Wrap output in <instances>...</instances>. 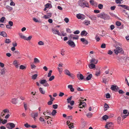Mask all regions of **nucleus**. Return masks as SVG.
<instances>
[{"label": "nucleus", "mask_w": 129, "mask_h": 129, "mask_svg": "<svg viewBox=\"0 0 129 129\" xmlns=\"http://www.w3.org/2000/svg\"><path fill=\"white\" fill-rule=\"evenodd\" d=\"M78 4L79 5L82 7H89L88 3L85 0H79Z\"/></svg>", "instance_id": "nucleus-1"}, {"label": "nucleus", "mask_w": 129, "mask_h": 129, "mask_svg": "<svg viewBox=\"0 0 129 129\" xmlns=\"http://www.w3.org/2000/svg\"><path fill=\"white\" fill-rule=\"evenodd\" d=\"M98 17L103 19L104 20H109L110 19L109 16L104 13H103L98 15Z\"/></svg>", "instance_id": "nucleus-2"}, {"label": "nucleus", "mask_w": 129, "mask_h": 129, "mask_svg": "<svg viewBox=\"0 0 129 129\" xmlns=\"http://www.w3.org/2000/svg\"><path fill=\"white\" fill-rule=\"evenodd\" d=\"M40 84H43L44 86H49V84L47 83V82L46 80L43 79L40 80Z\"/></svg>", "instance_id": "nucleus-3"}, {"label": "nucleus", "mask_w": 129, "mask_h": 129, "mask_svg": "<svg viewBox=\"0 0 129 129\" xmlns=\"http://www.w3.org/2000/svg\"><path fill=\"white\" fill-rule=\"evenodd\" d=\"M111 89L113 91H117L119 90V88L117 86L112 85L111 88Z\"/></svg>", "instance_id": "nucleus-4"}, {"label": "nucleus", "mask_w": 129, "mask_h": 129, "mask_svg": "<svg viewBox=\"0 0 129 129\" xmlns=\"http://www.w3.org/2000/svg\"><path fill=\"white\" fill-rule=\"evenodd\" d=\"M67 43L72 47H74L75 46V45L74 43L71 40H70L68 41Z\"/></svg>", "instance_id": "nucleus-5"}, {"label": "nucleus", "mask_w": 129, "mask_h": 129, "mask_svg": "<svg viewBox=\"0 0 129 129\" xmlns=\"http://www.w3.org/2000/svg\"><path fill=\"white\" fill-rule=\"evenodd\" d=\"M67 124L69 127V128L70 129H71L72 128H73L74 127L73 125V123H70V121H67Z\"/></svg>", "instance_id": "nucleus-6"}, {"label": "nucleus", "mask_w": 129, "mask_h": 129, "mask_svg": "<svg viewBox=\"0 0 129 129\" xmlns=\"http://www.w3.org/2000/svg\"><path fill=\"white\" fill-rule=\"evenodd\" d=\"M77 17L78 19H80L81 20H83L85 19V16L84 15H81L80 14H77Z\"/></svg>", "instance_id": "nucleus-7"}, {"label": "nucleus", "mask_w": 129, "mask_h": 129, "mask_svg": "<svg viewBox=\"0 0 129 129\" xmlns=\"http://www.w3.org/2000/svg\"><path fill=\"white\" fill-rule=\"evenodd\" d=\"M113 125V123L112 122H107L106 123V124L105 126V127L109 129V128L111 127V125Z\"/></svg>", "instance_id": "nucleus-8"}, {"label": "nucleus", "mask_w": 129, "mask_h": 129, "mask_svg": "<svg viewBox=\"0 0 129 129\" xmlns=\"http://www.w3.org/2000/svg\"><path fill=\"white\" fill-rule=\"evenodd\" d=\"M79 105L80 106L79 108H81L83 107H85L86 106V104L85 102H80Z\"/></svg>", "instance_id": "nucleus-9"}, {"label": "nucleus", "mask_w": 129, "mask_h": 129, "mask_svg": "<svg viewBox=\"0 0 129 129\" xmlns=\"http://www.w3.org/2000/svg\"><path fill=\"white\" fill-rule=\"evenodd\" d=\"M38 115V112L36 113H32L31 114V116L34 118V120L36 119V118L37 117Z\"/></svg>", "instance_id": "nucleus-10"}, {"label": "nucleus", "mask_w": 129, "mask_h": 129, "mask_svg": "<svg viewBox=\"0 0 129 129\" xmlns=\"http://www.w3.org/2000/svg\"><path fill=\"white\" fill-rule=\"evenodd\" d=\"M8 125H9L10 126V127L12 128H14L15 126V124L14 123H8L6 125L7 127L8 128H9V127L7 126Z\"/></svg>", "instance_id": "nucleus-11"}, {"label": "nucleus", "mask_w": 129, "mask_h": 129, "mask_svg": "<svg viewBox=\"0 0 129 129\" xmlns=\"http://www.w3.org/2000/svg\"><path fill=\"white\" fill-rule=\"evenodd\" d=\"M77 76L78 79L79 80H82L84 79V77L81 74H77Z\"/></svg>", "instance_id": "nucleus-12"}, {"label": "nucleus", "mask_w": 129, "mask_h": 129, "mask_svg": "<svg viewBox=\"0 0 129 129\" xmlns=\"http://www.w3.org/2000/svg\"><path fill=\"white\" fill-rule=\"evenodd\" d=\"M80 40L83 44L87 45L88 44V41L84 38H81L80 39Z\"/></svg>", "instance_id": "nucleus-13"}, {"label": "nucleus", "mask_w": 129, "mask_h": 129, "mask_svg": "<svg viewBox=\"0 0 129 129\" xmlns=\"http://www.w3.org/2000/svg\"><path fill=\"white\" fill-rule=\"evenodd\" d=\"M18 62L17 60H15L13 62V64L14 66L16 68H18Z\"/></svg>", "instance_id": "nucleus-14"}, {"label": "nucleus", "mask_w": 129, "mask_h": 129, "mask_svg": "<svg viewBox=\"0 0 129 129\" xmlns=\"http://www.w3.org/2000/svg\"><path fill=\"white\" fill-rule=\"evenodd\" d=\"M116 48L118 50V51L119 53H123L124 51L120 47H117Z\"/></svg>", "instance_id": "nucleus-15"}, {"label": "nucleus", "mask_w": 129, "mask_h": 129, "mask_svg": "<svg viewBox=\"0 0 129 129\" xmlns=\"http://www.w3.org/2000/svg\"><path fill=\"white\" fill-rule=\"evenodd\" d=\"M118 6H120L128 10H129V7L127 6L123 5H119Z\"/></svg>", "instance_id": "nucleus-16"}, {"label": "nucleus", "mask_w": 129, "mask_h": 129, "mask_svg": "<svg viewBox=\"0 0 129 129\" xmlns=\"http://www.w3.org/2000/svg\"><path fill=\"white\" fill-rule=\"evenodd\" d=\"M52 32L54 34L58 35V33H59V32L58 30H57L54 28H52Z\"/></svg>", "instance_id": "nucleus-17"}, {"label": "nucleus", "mask_w": 129, "mask_h": 129, "mask_svg": "<svg viewBox=\"0 0 129 129\" xmlns=\"http://www.w3.org/2000/svg\"><path fill=\"white\" fill-rule=\"evenodd\" d=\"M98 60H96V59L94 58H92L90 60V63H94L95 64H96L98 63Z\"/></svg>", "instance_id": "nucleus-18"}, {"label": "nucleus", "mask_w": 129, "mask_h": 129, "mask_svg": "<svg viewBox=\"0 0 129 129\" xmlns=\"http://www.w3.org/2000/svg\"><path fill=\"white\" fill-rule=\"evenodd\" d=\"M88 34V33L85 30H83L82 31L81 33V36H86Z\"/></svg>", "instance_id": "nucleus-19"}, {"label": "nucleus", "mask_w": 129, "mask_h": 129, "mask_svg": "<svg viewBox=\"0 0 129 129\" xmlns=\"http://www.w3.org/2000/svg\"><path fill=\"white\" fill-rule=\"evenodd\" d=\"M5 8L7 9L8 10L9 12L11 11L13 9L12 7L8 5L6 6Z\"/></svg>", "instance_id": "nucleus-20"}, {"label": "nucleus", "mask_w": 129, "mask_h": 129, "mask_svg": "<svg viewBox=\"0 0 129 129\" xmlns=\"http://www.w3.org/2000/svg\"><path fill=\"white\" fill-rule=\"evenodd\" d=\"M61 34L60 33H58V35L59 36H66L67 35V34L66 33H64L63 31H62L61 32Z\"/></svg>", "instance_id": "nucleus-21"}, {"label": "nucleus", "mask_w": 129, "mask_h": 129, "mask_svg": "<svg viewBox=\"0 0 129 129\" xmlns=\"http://www.w3.org/2000/svg\"><path fill=\"white\" fill-rule=\"evenodd\" d=\"M90 18L92 20H96V17L94 15H91V17H90Z\"/></svg>", "instance_id": "nucleus-22"}, {"label": "nucleus", "mask_w": 129, "mask_h": 129, "mask_svg": "<svg viewBox=\"0 0 129 129\" xmlns=\"http://www.w3.org/2000/svg\"><path fill=\"white\" fill-rule=\"evenodd\" d=\"M83 23L85 25L87 26L90 23V22L89 21L86 20L84 21Z\"/></svg>", "instance_id": "nucleus-23"}, {"label": "nucleus", "mask_w": 129, "mask_h": 129, "mask_svg": "<svg viewBox=\"0 0 129 129\" xmlns=\"http://www.w3.org/2000/svg\"><path fill=\"white\" fill-rule=\"evenodd\" d=\"M0 35L4 37H6L7 36V34L5 32L3 31L1 33Z\"/></svg>", "instance_id": "nucleus-24"}, {"label": "nucleus", "mask_w": 129, "mask_h": 129, "mask_svg": "<svg viewBox=\"0 0 129 129\" xmlns=\"http://www.w3.org/2000/svg\"><path fill=\"white\" fill-rule=\"evenodd\" d=\"M18 34L20 37L21 38L25 40V38H26V36L23 35L21 33H19Z\"/></svg>", "instance_id": "nucleus-25"}, {"label": "nucleus", "mask_w": 129, "mask_h": 129, "mask_svg": "<svg viewBox=\"0 0 129 129\" xmlns=\"http://www.w3.org/2000/svg\"><path fill=\"white\" fill-rule=\"evenodd\" d=\"M17 99L15 98L13 99L12 100V102L14 104H16L17 103Z\"/></svg>", "instance_id": "nucleus-26"}, {"label": "nucleus", "mask_w": 129, "mask_h": 129, "mask_svg": "<svg viewBox=\"0 0 129 129\" xmlns=\"http://www.w3.org/2000/svg\"><path fill=\"white\" fill-rule=\"evenodd\" d=\"M104 111H106L107 110L108 108H109V107L107 104L105 103L104 104Z\"/></svg>", "instance_id": "nucleus-27"}, {"label": "nucleus", "mask_w": 129, "mask_h": 129, "mask_svg": "<svg viewBox=\"0 0 129 129\" xmlns=\"http://www.w3.org/2000/svg\"><path fill=\"white\" fill-rule=\"evenodd\" d=\"M38 76V74H36L32 75L31 78L32 79L35 80L36 79Z\"/></svg>", "instance_id": "nucleus-28"}, {"label": "nucleus", "mask_w": 129, "mask_h": 129, "mask_svg": "<svg viewBox=\"0 0 129 129\" xmlns=\"http://www.w3.org/2000/svg\"><path fill=\"white\" fill-rule=\"evenodd\" d=\"M64 73L65 74L68 76L70 73V71L67 69H65L64 70Z\"/></svg>", "instance_id": "nucleus-29"}, {"label": "nucleus", "mask_w": 129, "mask_h": 129, "mask_svg": "<svg viewBox=\"0 0 129 129\" xmlns=\"http://www.w3.org/2000/svg\"><path fill=\"white\" fill-rule=\"evenodd\" d=\"M92 115V114L91 113L89 112L88 113H87L86 114V116H87V117L89 118H90L91 117Z\"/></svg>", "instance_id": "nucleus-30"}, {"label": "nucleus", "mask_w": 129, "mask_h": 129, "mask_svg": "<svg viewBox=\"0 0 129 129\" xmlns=\"http://www.w3.org/2000/svg\"><path fill=\"white\" fill-rule=\"evenodd\" d=\"M89 68L90 69H92L95 67V65L94 64L91 63L90 65H89Z\"/></svg>", "instance_id": "nucleus-31"}, {"label": "nucleus", "mask_w": 129, "mask_h": 129, "mask_svg": "<svg viewBox=\"0 0 129 129\" xmlns=\"http://www.w3.org/2000/svg\"><path fill=\"white\" fill-rule=\"evenodd\" d=\"M39 90L40 92L42 94H44L45 93V91L43 90V89L42 88L40 87L39 88Z\"/></svg>", "instance_id": "nucleus-32"}, {"label": "nucleus", "mask_w": 129, "mask_h": 129, "mask_svg": "<svg viewBox=\"0 0 129 129\" xmlns=\"http://www.w3.org/2000/svg\"><path fill=\"white\" fill-rule=\"evenodd\" d=\"M92 77V75L91 74H90L86 78V79L87 80H90Z\"/></svg>", "instance_id": "nucleus-33"}, {"label": "nucleus", "mask_w": 129, "mask_h": 129, "mask_svg": "<svg viewBox=\"0 0 129 129\" xmlns=\"http://www.w3.org/2000/svg\"><path fill=\"white\" fill-rule=\"evenodd\" d=\"M34 62L36 63H39L40 62V61L37 58H35L34 59Z\"/></svg>", "instance_id": "nucleus-34"}, {"label": "nucleus", "mask_w": 129, "mask_h": 129, "mask_svg": "<svg viewBox=\"0 0 129 129\" xmlns=\"http://www.w3.org/2000/svg\"><path fill=\"white\" fill-rule=\"evenodd\" d=\"M67 103L70 104L71 106H73L74 105V101H67Z\"/></svg>", "instance_id": "nucleus-35"}, {"label": "nucleus", "mask_w": 129, "mask_h": 129, "mask_svg": "<svg viewBox=\"0 0 129 129\" xmlns=\"http://www.w3.org/2000/svg\"><path fill=\"white\" fill-rule=\"evenodd\" d=\"M5 42L7 44H9L11 42V41L10 39H6L5 40Z\"/></svg>", "instance_id": "nucleus-36"}, {"label": "nucleus", "mask_w": 129, "mask_h": 129, "mask_svg": "<svg viewBox=\"0 0 129 129\" xmlns=\"http://www.w3.org/2000/svg\"><path fill=\"white\" fill-rule=\"evenodd\" d=\"M1 72H0L1 74L2 75L5 74V70L4 69H2L0 70Z\"/></svg>", "instance_id": "nucleus-37"}, {"label": "nucleus", "mask_w": 129, "mask_h": 129, "mask_svg": "<svg viewBox=\"0 0 129 129\" xmlns=\"http://www.w3.org/2000/svg\"><path fill=\"white\" fill-rule=\"evenodd\" d=\"M13 54L16 55H19L20 54V53L17 50L15 51L13 53Z\"/></svg>", "instance_id": "nucleus-38"}, {"label": "nucleus", "mask_w": 129, "mask_h": 129, "mask_svg": "<svg viewBox=\"0 0 129 129\" xmlns=\"http://www.w3.org/2000/svg\"><path fill=\"white\" fill-rule=\"evenodd\" d=\"M108 116L106 115H104L102 117V119L105 120H106L108 118Z\"/></svg>", "instance_id": "nucleus-39"}, {"label": "nucleus", "mask_w": 129, "mask_h": 129, "mask_svg": "<svg viewBox=\"0 0 129 129\" xmlns=\"http://www.w3.org/2000/svg\"><path fill=\"white\" fill-rule=\"evenodd\" d=\"M100 73L101 72L100 70H98V71H96L95 72V75L96 76H98L100 75Z\"/></svg>", "instance_id": "nucleus-40"}, {"label": "nucleus", "mask_w": 129, "mask_h": 129, "mask_svg": "<svg viewBox=\"0 0 129 129\" xmlns=\"http://www.w3.org/2000/svg\"><path fill=\"white\" fill-rule=\"evenodd\" d=\"M57 113L56 110H52V116H54Z\"/></svg>", "instance_id": "nucleus-41"}, {"label": "nucleus", "mask_w": 129, "mask_h": 129, "mask_svg": "<svg viewBox=\"0 0 129 129\" xmlns=\"http://www.w3.org/2000/svg\"><path fill=\"white\" fill-rule=\"evenodd\" d=\"M32 37L31 36H30L27 38L26 37V38H25V40L27 41L30 40L32 38Z\"/></svg>", "instance_id": "nucleus-42"}, {"label": "nucleus", "mask_w": 129, "mask_h": 129, "mask_svg": "<svg viewBox=\"0 0 129 129\" xmlns=\"http://www.w3.org/2000/svg\"><path fill=\"white\" fill-rule=\"evenodd\" d=\"M19 69L21 70H24L26 69V67L23 65H21L20 66Z\"/></svg>", "instance_id": "nucleus-43"}, {"label": "nucleus", "mask_w": 129, "mask_h": 129, "mask_svg": "<svg viewBox=\"0 0 129 129\" xmlns=\"http://www.w3.org/2000/svg\"><path fill=\"white\" fill-rule=\"evenodd\" d=\"M68 76H70L72 79H74L75 77V76L74 75L71 73Z\"/></svg>", "instance_id": "nucleus-44"}, {"label": "nucleus", "mask_w": 129, "mask_h": 129, "mask_svg": "<svg viewBox=\"0 0 129 129\" xmlns=\"http://www.w3.org/2000/svg\"><path fill=\"white\" fill-rule=\"evenodd\" d=\"M38 44L39 45H44V42L42 41H40L38 42Z\"/></svg>", "instance_id": "nucleus-45"}, {"label": "nucleus", "mask_w": 129, "mask_h": 129, "mask_svg": "<svg viewBox=\"0 0 129 129\" xmlns=\"http://www.w3.org/2000/svg\"><path fill=\"white\" fill-rule=\"evenodd\" d=\"M103 5L101 4H99L98 5V7L100 9H102L103 8Z\"/></svg>", "instance_id": "nucleus-46"}, {"label": "nucleus", "mask_w": 129, "mask_h": 129, "mask_svg": "<svg viewBox=\"0 0 129 129\" xmlns=\"http://www.w3.org/2000/svg\"><path fill=\"white\" fill-rule=\"evenodd\" d=\"M5 19V18L4 17H2L0 19V21L2 22H3Z\"/></svg>", "instance_id": "nucleus-47"}, {"label": "nucleus", "mask_w": 129, "mask_h": 129, "mask_svg": "<svg viewBox=\"0 0 129 129\" xmlns=\"http://www.w3.org/2000/svg\"><path fill=\"white\" fill-rule=\"evenodd\" d=\"M3 111V112L5 113H9V111L7 109H6L4 110Z\"/></svg>", "instance_id": "nucleus-48"}, {"label": "nucleus", "mask_w": 129, "mask_h": 129, "mask_svg": "<svg viewBox=\"0 0 129 129\" xmlns=\"http://www.w3.org/2000/svg\"><path fill=\"white\" fill-rule=\"evenodd\" d=\"M54 76H52L49 79V81H51L53 80L54 78Z\"/></svg>", "instance_id": "nucleus-49"}, {"label": "nucleus", "mask_w": 129, "mask_h": 129, "mask_svg": "<svg viewBox=\"0 0 129 129\" xmlns=\"http://www.w3.org/2000/svg\"><path fill=\"white\" fill-rule=\"evenodd\" d=\"M95 39L97 41H99L100 40V38L98 36V35H96L95 37Z\"/></svg>", "instance_id": "nucleus-50"}, {"label": "nucleus", "mask_w": 129, "mask_h": 129, "mask_svg": "<svg viewBox=\"0 0 129 129\" xmlns=\"http://www.w3.org/2000/svg\"><path fill=\"white\" fill-rule=\"evenodd\" d=\"M120 120H121V117L120 116H119L118 117L117 120V122L118 124H119L120 122Z\"/></svg>", "instance_id": "nucleus-51"}, {"label": "nucleus", "mask_w": 129, "mask_h": 129, "mask_svg": "<svg viewBox=\"0 0 129 129\" xmlns=\"http://www.w3.org/2000/svg\"><path fill=\"white\" fill-rule=\"evenodd\" d=\"M24 126L27 128H28L31 127L30 125L28 124L27 123H26L25 124H24Z\"/></svg>", "instance_id": "nucleus-52"}, {"label": "nucleus", "mask_w": 129, "mask_h": 129, "mask_svg": "<svg viewBox=\"0 0 129 129\" xmlns=\"http://www.w3.org/2000/svg\"><path fill=\"white\" fill-rule=\"evenodd\" d=\"M122 0H115L116 3L117 4H120L121 3V2L122 1Z\"/></svg>", "instance_id": "nucleus-53"}, {"label": "nucleus", "mask_w": 129, "mask_h": 129, "mask_svg": "<svg viewBox=\"0 0 129 129\" xmlns=\"http://www.w3.org/2000/svg\"><path fill=\"white\" fill-rule=\"evenodd\" d=\"M52 72V70H50L49 71V73H48V77H50L51 76Z\"/></svg>", "instance_id": "nucleus-54"}, {"label": "nucleus", "mask_w": 129, "mask_h": 129, "mask_svg": "<svg viewBox=\"0 0 129 129\" xmlns=\"http://www.w3.org/2000/svg\"><path fill=\"white\" fill-rule=\"evenodd\" d=\"M33 20L36 22H39V23L40 22L38 20V19L36 18H33Z\"/></svg>", "instance_id": "nucleus-55"}, {"label": "nucleus", "mask_w": 129, "mask_h": 129, "mask_svg": "<svg viewBox=\"0 0 129 129\" xmlns=\"http://www.w3.org/2000/svg\"><path fill=\"white\" fill-rule=\"evenodd\" d=\"M116 24L117 26H119L121 25V23L119 21H117L116 22Z\"/></svg>", "instance_id": "nucleus-56"}, {"label": "nucleus", "mask_w": 129, "mask_h": 129, "mask_svg": "<svg viewBox=\"0 0 129 129\" xmlns=\"http://www.w3.org/2000/svg\"><path fill=\"white\" fill-rule=\"evenodd\" d=\"M58 105L57 104H55L53 105L52 107L54 109H56L58 107Z\"/></svg>", "instance_id": "nucleus-57"}, {"label": "nucleus", "mask_w": 129, "mask_h": 129, "mask_svg": "<svg viewBox=\"0 0 129 129\" xmlns=\"http://www.w3.org/2000/svg\"><path fill=\"white\" fill-rule=\"evenodd\" d=\"M101 47L102 48H104L106 47V45L104 43L102 44L101 46Z\"/></svg>", "instance_id": "nucleus-58"}, {"label": "nucleus", "mask_w": 129, "mask_h": 129, "mask_svg": "<svg viewBox=\"0 0 129 129\" xmlns=\"http://www.w3.org/2000/svg\"><path fill=\"white\" fill-rule=\"evenodd\" d=\"M53 101H52L51 100H50L49 101L47 102V104L48 105H52L53 103Z\"/></svg>", "instance_id": "nucleus-59"}, {"label": "nucleus", "mask_w": 129, "mask_h": 129, "mask_svg": "<svg viewBox=\"0 0 129 129\" xmlns=\"http://www.w3.org/2000/svg\"><path fill=\"white\" fill-rule=\"evenodd\" d=\"M49 96L50 98V100L53 101L55 99V98H54L52 97V95H49Z\"/></svg>", "instance_id": "nucleus-60"}, {"label": "nucleus", "mask_w": 129, "mask_h": 129, "mask_svg": "<svg viewBox=\"0 0 129 129\" xmlns=\"http://www.w3.org/2000/svg\"><path fill=\"white\" fill-rule=\"evenodd\" d=\"M106 98H109L110 97V95L109 93H107L106 94Z\"/></svg>", "instance_id": "nucleus-61"}, {"label": "nucleus", "mask_w": 129, "mask_h": 129, "mask_svg": "<svg viewBox=\"0 0 129 129\" xmlns=\"http://www.w3.org/2000/svg\"><path fill=\"white\" fill-rule=\"evenodd\" d=\"M7 120L6 119H4L3 121H2V123L3 124H5L6 123H7Z\"/></svg>", "instance_id": "nucleus-62"}, {"label": "nucleus", "mask_w": 129, "mask_h": 129, "mask_svg": "<svg viewBox=\"0 0 129 129\" xmlns=\"http://www.w3.org/2000/svg\"><path fill=\"white\" fill-rule=\"evenodd\" d=\"M65 52V51L63 50V49H62L61 51V54L63 56L64 55V52Z\"/></svg>", "instance_id": "nucleus-63"}, {"label": "nucleus", "mask_w": 129, "mask_h": 129, "mask_svg": "<svg viewBox=\"0 0 129 129\" xmlns=\"http://www.w3.org/2000/svg\"><path fill=\"white\" fill-rule=\"evenodd\" d=\"M64 20L66 23H68L69 21V19L67 18H65L64 19Z\"/></svg>", "instance_id": "nucleus-64"}]
</instances>
